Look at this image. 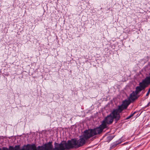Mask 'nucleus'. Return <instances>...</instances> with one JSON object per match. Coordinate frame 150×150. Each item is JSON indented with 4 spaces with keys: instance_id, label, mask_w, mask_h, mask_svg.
<instances>
[{
    "instance_id": "nucleus-1",
    "label": "nucleus",
    "mask_w": 150,
    "mask_h": 150,
    "mask_svg": "<svg viewBox=\"0 0 150 150\" xmlns=\"http://www.w3.org/2000/svg\"><path fill=\"white\" fill-rule=\"evenodd\" d=\"M77 143V140L75 138L68 140L67 142L63 141L60 143L61 150H69L74 148H78Z\"/></svg>"
},
{
    "instance_id": "nucleus-2",
    "label": "nucleus",
    "mask_w": 150,
    "mask_h": 150,
    "mask_svg": "<svg viewBox=\"0 0 150 150\" xmlns=\"http://www.w3.org/2000/svg\"><path fill=\"white\" fill-rule=\"evenodd\" d=\"M52 142H49L45 144L44 146H39L36 148V150H61L59 144L56 142L54 143V148L52 144Z\"/></svg>"
},
{
    "instance_id": "nucleus-3",
    "label": "nucleus",
    "mask_w": 150,
    "mask_h": 150,
    "mask_svg": "<svg viewBox=\"0 0 150 150\" xmlns=\"http://www.w3.org/2000/svg\"><path fill=\"white\" fill-rule=\"evenodd\" d=\"M10 150H36V146L35 144H27L24 145L21 149L20 148V145H16L13 148V146H10L9 147Z\"/></svg>"
},
{
    "instance_id": "nucleus-4",
    "label": "nucleus",
    "mask_w": 150,
    "mask_h": 150,
    "mask_svg": "<svg viewBox=\"0 0 150 150\" xmlns=\"http://www.w3.org/2000/svg\"><path fill=\"white\" fill-rule=\"evenodd\" d=\"M122 111L121 109L118 107L117 109H114L110 113L113 119H115L116 122L120 120L121 117L120 113Z\"/></svg>"
},
{
    "instance_id": "nucleus-5",
    "label": "nucleus",
    "mask_w": 150,
    "mask_h": 150,
    "mask_svg": "<svg viewBox=\"0 0 150 150\" xmlns=\"http://www.w3.org/2000/svg\"><path fill=\"white\" fill-rule=\"evenodd\" d=\"M106 128L104 125L102 123L101 125H100L99 127L93 129H91L93 135L95 136L97 134H100L103 131V129Z\"/></svg>"
},
{
    "instance_id": "nucleus-6",
    "label": "nucleus",
    "mask_w": 150,
    "mask_h": 150,
    "mask_svg": "<svg viewBox=\"0 0 150 150\" xmlns=\"http://www.w3.org/2000/svg\"><path fill=\"white\" fill-rule=\"evenodd\" d=\"M113 118L111 115V114H110L104 119L102 123L104 125L105 127L107 128V126L106 124L108 125L111 124L113 121Z\"/></svg>"
},
{
    "instance_id": "nucleus-7",
    "label": "nucleus",
    "mask_w": 150,
    "mask_h": 150,
    "mask_svg": "<svg viewBox=\"0 0 150 150\" xmlns=\"http://www.w3.org/2000/svg\"><path fill=\"white\" fill-rule=\"evenodd\" d=\"M94 136L93 135L92 129L86 130L84 132L83 134V137L86 140H87L91 137Z\"/></svg>"
},
{
    "instance_id": "nucleus-8",
    "label": "nucleus",
    "mask_w": 150,
    "mask_h": 150,
    "mask_svg": "<svg viewBox=\"0 0 150 150\" xmlns=\"http://www.w3.org/2000/svg\"><path fill=\"white\" fill-rule=\"evenodd\" d=\"M131 102L133 103L132 100L130 99L128 100H125L123 102L122 105H119L118 107L120 108L121 110L123 111V110L126 109L128 106L130 104Z\"/></svg>"
},
{
    "instance_id": "nucleus-9",
    "label": "nucleus",
    "mask_w": 150,
    "mask_h": 150,
    "mask_svg": "<svg viewBox=\"0 0 150 150\" xmlns=\"http://www.w3.org/2000/svg\"><path fill=\"white\" fill-rule=\"evenodd\" d=\"M77 141L78 148L83 146L86 143L85 139L83 137H80Z\"/></svg>"
},
{
    "instance_id": "nucleus-10",
    "label": "nucleus",
    "mask_w": 150,
    "mask_h": 150,
    "mask_svg": "<svg viewBox=\"0 0 150 150\" xmlns=\"http://www.w3.org/2000/svg\"><path fill=\"white\" fill-rule=\"evenodd\" d=\"M113 137L112 136H109L107 137V141L110 142L113 138Z\"/></svg>"
},
{
    "instance_id": "nucleus-11",
    "label": "nucleus",
    "mask_w": 150,
    "mask_h": 150,
    "mask_svg": "<svg viewBox=\"0 0 150 150\" xmlns=\"http://www.w3.org/2000/svg\"><path fill=\"white\" fill-rule=\"evenodd\" d=\"M150 93V87L148 89V91L146 95V96H148L149 94Z\"/></svg>"
},
{
    "instance_id": "nucleus-12",
    "label": "nucleus",
    "mask_w": 150,
    "mask_h": 150,
    "mask_svg": "<svg viewBox=\"0 0 150 150\" xmlns=\"http://www.w3.org/2000/svg\"><path fill=\"white\" fill-rule=\"evenodd\" d=\"M136 113V111H135L133 113H132L130 115V116L132 117L133 116V115L135 114V113Z\"/></svg>"
},
{
    "instance_id": "nucleus-13",
    "label": "nucleus",
    "mask_w": 150,
    "mask_h": 150,
    "mask_svg": "<svg viewBox=\"0 0 150 150\" xmlns=\"http://www.w3.org/2000/svg\"><path fill=\"white\" fill-rule=\"evenodd\" d=\"M2 150H10V149L8 150L7 148L4 147L2 148Z\"/></svg>"
},
{
    "instance_id": "nucleus-14",
    "label": "nucleus",
    "mask_w": 150,
    "mask_h": 150,
    "mask_svg": "<svg viewBox=\"0 0 150 150\" xmlns=\"http://www.w3.org/2000/svg\"><path fill=\"white\" fill-rule=\"evenodd\" d=\"M150 106V101L148 103L147 105L145 106V107H148Z\"/></svg>"
},
{
    "instance_id": "nucleus-15",
    "label": "nucleus",
    "mask_w": 150,
    "mask_h": 150,
    "mask_svg": "<svg viewBox=\"0 0 150 150\" xmlns=\"http://www.w3.org/2000/svg\"><path fill=\"white\" fill-rule=\"evenodd\" d=\"M131 117L130 116V115L128 117H127V118H126L125 119L126 120H128Z\"/></svg>"
},
{
    "instance_id": "nucleus-16",
    "label": "nucleus",
    "mask_w": 150,
    "mask_h": 150,
    "mask_svg": "<svg viewBox=\"0 0 150 150\" xmlns=\"http://www.w3.org/2000/svg\"><path fill=\"white\" fill-rule=\"evenodd\" d=\"M118 144V143H115V144H114V145H113V146H117V145Z\"/></svg>"
},
{
    "instance_id": "nucleus-17",
    "label": "nucleus",
    "mask_w": 150,
    "mask_h": 150,
    "mask_svg": "<svg viewBox=\"0 0 150 150\" xmlns=\"http://www.w3.org/2000/svg\"><path fill=\"white\" fill-rule=\"evenodd\" d=\"M142 93H144V92H142Z\"/></svg>"
},
{
    "instance_id": "nucleus-18",
    "label": "nucleus",
    "mask_w": 150,
    "mask_h": 150,
    "mask_svg": "<svg viewBox=\"0 0 150 150\" xmlns=\"http://www.w3.org/2000/svg\"><path fill=\"white\" fill-rule=\"evenodd\" d=\"M0 150H1V148H0Z\"/></svg>"
}]
</instances>
